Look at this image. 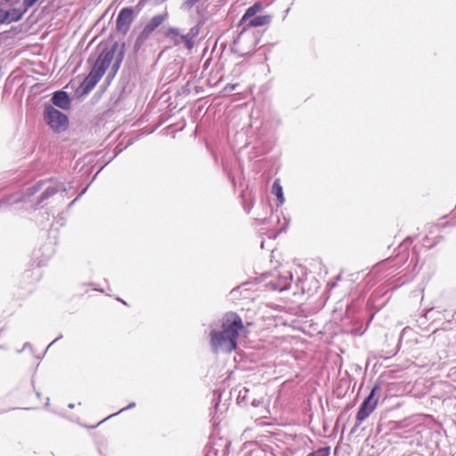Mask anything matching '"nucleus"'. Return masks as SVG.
<instances>
[{"label":"nucleus","mask_w":456,"mask_h":456,"mask_svg":"<svg viewBox=\"0 0 456 456\" xmlns=\"http://www.w3.org/2000/svg\"><path fill=\"white\" fill-rule=\"evenodd\" d=\"M271 15H256L249 18L247 21H240L239 27L241 29L233 41L235 52L239 53L240 55H245L253 51L258 43V37H253L250 43L246 46L243 45L244 40L250 36L251 33H255L252 31L253 28L267 25L271 22Z\"/></svg>","instance_id":"nucleus-3"},{"label":"nucleus","mask_w":456,"mask_h":456,"mask_svg":"<svg viewBox=\"0 0 456 456\" xmlns=\"http://www.w3.org/2000/svg\"><path fill=\"white\" fill-rule=\"evenodd\" d=\"M165 36L173 42L175 45H179L184 39V35H182L178 28H169L165 31Z\"/></svg>","instance_id":"nucleus-9"},{"label":"nucleus","mask_w":456,"mask_h":456,"mask_svg":"<svg viewBox=\"0 0 456 456\" xmlns=\"http://www.w3.org/2000/svg\"><path fill=\"white\" fill-rule=\"evenodd\" d=\"M263 9L261 3L256 2L250 7H248L244 12L240 21H247L249 18L256 16V13L260 12Z\"/></svg>","instance_id":"nucleus-11"},{"label":"nucleus","mask_w":456,"mask_h":456,"mask_svg":"<svg viewBox=\"0 0 456 456\" xmlns=\"http://www.w3.org/2000/svg\"><path fill=\"white\" fill-rule=\"evenodd\" d=\"M86 189H84V190L80 192V194H79V195H78L75 200H73V201L71 202V205H73V204H74V203H75V202H76V201H77V200H78V199H79V198H80V197H81V196L86 192Z\"/></svg>","instance_id":"nucleus-22"},{"label":"nucleus","mask_w":456,"mask_h":456,"mask_svg":"<svg viewBox=\"0 0 456 456\" xmlns=\"http://www.w3.org/2000/svg\"><path fill=\"white\" fill-rule=\"evenodd\" d=\"M10 14V11H4V9L0 8V25L4 22H16L22 18V13H20L15 17H11Z\"/></svg>","instance_id":"nucleus-14"},{"label":"nucleus","mask_w":456,"mask_h":456,"mask_svg":"<svg viewBox=\"0 0 456 456\" xmlns=\"http://www.w3.org/2000/svg\"><path fill=\"white\" fill-rule=\"evenodd\" d=\"M134 407H135V403H134V402H132V403H130L126 407H124V408L120 409L118 411H117V412L113 413V414H110V416H108L107 418H105V419L102 420V422H103V421H105V420H107V419H110V418H111V417H113V416H116V415H118V414H119V413H121V412H123V411H126V410L133 409V408H134ZM100 423H102V421H101Z\"/></svg>","instance_id":"nucleus-15"},{"label":"nucleus","mask_w":456,"mask_h":456,"mask_svg":"<svg viewBox=\"0 0 456 456\" xmlns=\"http://www.w3.org/2000/svg\"><path fill=\"white\" fill-rule=\"evenodd\" d=\"M42 182H39L37 183V184H35L33 187L29 188L28 191L29 192L28 193L29 196L35 194L36 192H37L41 188H42Z\"/></svg>","instance_id":"nucleus-18"},{"label":"nucleus","mask_w":456,"mask_h":456,"mask_svg":"<svg viewBox=\"0 0 456 456\" xmlns=\"http://www.w3.org/2000/svg\"><path fill=\"white\" fill-rule=\"evenodd\" d=\"M44 117L46 124L53 132L60 134L67 130L69 126L68 117L53 105L47 104L45 106Z\"/></svg>","instance_id":"nucleus-4"},{"label":"nucleus","mask_w":456,"mask_h":456,"mask_svg":"<svg viewBox=\"0 0 456 456\" xmlns=\"http://www.w3.org/2000/svg\"><path fill=\"white\" fill-rule=\"evenodd\" d=\"M235 87H236V85H232V86H231V90H234V89H235Z\"/></svg>","instance_id":"nucleus-27"},{"label":"nucleus","mask_w":456,"mask_h":456,"mask_svg":"<svg viewBox=\"0 0 456 456\" xmlns=\"http://www.w3.org/2000/svg\"><path fill=\"white\" fill-rule=\"evenodd\" d=\"M37 2V0H23V5H24L25 9L27 10V9L32 7Z\"/></svg>","instance_id":"nucleus-20"},{"label":"nucleus","mask_w":456,"mask_h":456,"mask_svg":"<svg viewBox=\"0 0 456 456\" xmlns=\"http://www.w3.org/2000/svg\"><path fill=\"white\" fill-rule=\"evenodd\" d=\"M10 12H11V14H10L11 17H15L20 13V12H18L15 9H13L12 11H10Z\"/></svg>","instance_id":"nucleus-24"},{"label":"nucleus","mask_w":456,"mask_h":456,"mask_svg":"<svg viewBox=\"0 0 456 456\" xmlns=\"http://www.w3.org/2000/svg\"><path fill=\"white\" fill-rule=\"evenodd\" d=\"M379 389V386H374L370 395L361 403L356 414V423L352 428V433L355 432L359 426L374 411L377 407L379 399H375L374 395Z\"/></svg>","instance_id":"nucleus-5"},{"label":"nucleus","mask_w":456,"mask_h":456,"mask_svg":"<svg viewBox=\"0 0 456 456\" xmlns=\"http://www.w3.org/2000/svg\"><path fill=\"white\" fill-rule=\"evenodd\" d=\"M124 43L119 45L118 42H114L110 47H105L102 49L92 70L79 86L78 89L84 94H89L94 88V86L105 74L114 57L115 63L113 68L115 72L118 69L124 59Z\"/></svg>","instance_id":"nucleus-2"},{"label":"nucleus","mask_w":456,"mask_h":456,"mask_svg":"<svg viewBox=\"0 0 456 456\" xmlns=\"http://www.w3.org/2000/svg\"><path fill=\"white\" fill-rule=\"evenodd\" d=\"M50 398H47L46 405H49Z\"/></svg>","instance_id":"nucleus-28"},{"label":"nucleus","mask_w":456,"mask_h":456,"mask_svg":"<svg viewBox=\"0 0 456 456\" xmlns=\"http://www.w3.org/2000/svg\"><path fill=\"white\" fill-rule=\"evenodd\" d=\"M20 200H21L20 196L12 197V203H16V202H18Z\"/></svg>","instance_id":"nucleus-23"},{"label":"nucleus","mask_w":456,"mask_h":456,"mask_svg":"<svg viewBox=\"0 0 456 456\" xmlns=\"http://www.w3.org/2000/svg\"><path fill=\"white\" fill-rule=\"evenodd\" d=\"M292 281V273L288 272L286 274L281 276L278 281V283L274 286L275 289L279 291H284L289 289L290 282Z\"/></svg>","instance_id":"nucleus-10"},{"label":"nucleus","mask_w":456,"mask_h":456,"mask_svg":"<svg viewBox=\"0 0 456 456\" xmlns=\"http://www.w3.org/2000/svg\"><path fill=\"white\" fill-rule=\"evenodd\" d=\"M272 193L277 197L279 200V205H282L285 202L282 186L279 179H276L273 182L272 186Z\"/></svg>","instance_id":"nucleus-12"},{"label":"nucleus","mask_w":456,"mask_h":456,"mask_svg":"<svg viewBox=\"0 0 456 456\" xmlns=\"http://www.w3.org/2000/svg\"><path fill=\"white\" fill-rule=\"evenodd\" d=\"M52 102L54 106L62 110H68L70 107V99L65 91L55 92L52 97Z\"/></svg>","instance_id":"nucleus-8"},{"label":"nucleus","mask_w":456,"mask_h":456,"mask_svg":"<svg viewBox=\"0 0 456 456\" xmlns=\"http://www.w3.org/2000/svg\"><path fill=\"white\" fill-rule=\"evenodd\" d=\"M61 190L63 191H66V188H65L64 184H62V183H61L59 185H55V186L47 187L40 197V202H43L45 200L54 195L58 191H61Z\"/></svg>","instance_id":"nucleus-13"},{"label":"nucleus","mask_w":456,"mask_h":456,"mask_svg":"<svg viewBox=\"0 0 456 456\" xmlns=\"http://www.w3.org/2000/svg\"><path fill=\"white\" fill-rule=\"evenodd\" d=\"M167 15L166 14H159L155 15L151 19V20L144 26L142 31L140 33V35L137 37L135 42H134V51H139L142 45L145 43V41L150 37L151 33L163 23V21L166 20Z\"/></svg>","instance_id":"nucleus-6"},{"label":"nucleus","mask_w":456,"mask_h":456,"mask_svg":"<svg viewBox=\"0 0 456 456\" xmlns=\"http://www.w3.org/2000/svg\"><path fill=\"white\" fill-rule=\"evenodd\" d=\"M199 32H200V28L198 26H195V27L191 28L190 29V31L185 35L191 36V38H194L195 37L198 36Z\"/></svg>","instance_id":"nucleus-19"},{"label":"nucleus","mask_w":456,"mask_h":456,"mask_svg":"<svg viewBox=\"0 0 456 456\" xmlns=\"http://www.w3.org/2000/svg\"><path fill=\"white\" fill-rule=\"evenodd\" d=\"M61 336L58 337L56 339L53 340V342L48 346V348L53 344L55 343L59 338H61Z\"/></svg>","instance_id":"nucleus-25"},{"label":"nucleus","mask_w":456,"mask_h":456,"mask_svg":"<svg viewBox=\"0 0 456 456\" xmlns=\"http://www.w3.org/2000/svg\"><path fill=\"white\" fill-rule=\"evenodd\" d=\"M240 315L227 313L221 320L220 325L212 328L209 333V345L214 354H230L237 347L240 332L243 330Z\"/></svg>","instance_id":"nucleus-1"},{"label":"nucleus","mask_w":456,"mask_h":456,"mask_svg":"<svg viewBox=\"0 0 456 456\" xmlns=\"http://www.w3.org/2000/svg\"><path fill=\"white\" fill-rule=\"evenodd\" d=\"M74 407H75V404H74V403H69V409H73Z\"/></svg>","instance_id":"nucleus-26"},{"label":"nucleus","mask_w":456,"mask_h":456,"mask_svg":"<svg viewBox=\"0 0 456 456\" xmlns=\"http://www.w3.org/2000/svg\"><path fill=\"white\" fill-rule=\"evenodd\" d=\"M185 43L186 48L188 50H191L193 47V38H191V36H186L184 35L183 41Z\"/></svg>","instance_id":"nucleus-17"},{"label":"nucleus","mask_w":456,"mask_h":456,"mask_svg":"<svg viewBox=\"0 0 456 456\" xmlns=\"http://www.w3.org/2000/svg\"><path fill=\"white\" fill-rule=\"evenodd\" d=\"M257 37V35H256V33H251V35H250V36H248V37L244 40L243 45H244V46L248 45L250 43V41H251V39H252V37Z\"/></svg>","instance_id":"nucleus-21"},{"label":"nucleus","mask_w":456,"mask_h":456,"mask_svg":"<svg viewBox=\"0 0 456 456\" xmlns=\"http://www.w3.org/2000/svg\"><path fill=\"white\" fill-rule=\"evenodd\" d=\"M134 20V11L130 7L123 8L116 20V28L117 30L123 35H126L132 24Z\"/></svg>","instance_id":"nucleus-7"},{"label":"nucleus","mask_w":456,"mask_h":456,"mask_svg":"<svg viewBox=\"0 0 456 456\" xmlns=\"http://www.w3.org/2000/svg\"><path fill=\"white\" fill-rule=\"evenodd\" d=\"M200 0H185L183 4V8L191 10Z\"/></svg>","instance_id":"nucleus-16"}]
</instances>
